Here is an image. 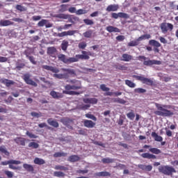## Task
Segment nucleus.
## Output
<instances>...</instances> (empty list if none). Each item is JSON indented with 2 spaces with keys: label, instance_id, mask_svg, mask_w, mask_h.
<instances>
[{
  "label": "nucleus",
  "instance_id": "f257e3e1",
  "mask_svg": "<svg viewBox=\"0 0 178 178\" xmlns=\"http://www.w3.org/2000/svg\"><path fill=\"white\" fill-rule=\"evenodd\" d=\"M81 54H76L74 57L70 58H67V56H66V55L65 54H60L58 55V58L63 63H65V65H70V63L79 62L80 59H85L88 60V59H90V56H91L90 51H82Z\"/></svg>",
  "mask_w": 178,
  "mask_h": 178
},
{
  "label": "nucleus",
  "instance_id": "f03ea898",
  "mask_svg": "<svg viewBox=\"0 0 178 178\" xmlns=\"http://www.w3.org/2000/svg\"><path fill=\"white\" fill-rule=\"evenodd\" d=\"M155 105L157 111H154V115H156V116H163L165 118L173 116V112H172L170 110H168L165 108H168L167 105L162 106V104H159L158 103H156Z\"/></svg>",
  "mask_w": 178,
  "mask_h": 178
},
{
  "label": "nucleus",
  "instance_id": "7ed1b4c3",
  "mask_svg": "<svg viewBox=\"0 0 178 178\" xmlns=\"http://www.w3.org/2000/svg\"><path fill=\"white\" fill-rule=\"evenodd\" d=\"M67 83L70 84H67L65 86V90H81V81L77 79H69L67 80Z\"/></svg>",
  "mask_w": 178,
  "mask_h": 178
},
{
  "label": "nucleus",
  "instance_id": "20e7f679",
  "mask_svg": "<svg viewBox=\"0 0 178 178\" xmlns=\"http://www.w3.org/2000/svg\"><path fill=\"white\" fill-rule=\"evenodd\" d=\"M61 70L65 73L64 74H54V77H56V79H69V74L72 76V77H74L76 76V71L72 69H67V68H62Z\"/></svg>",
  "mask_w": 178,
  "mask_h": 178
},
{
  "label": "nucleus",
  "instance_id": "39448f33",
  "mask_svg": "<svg viewBox=\"0 0 178 178\" xmlns=\"http://www.w3.org/2000/svg\"><path fill=\"white\" fill-rule=\"evenodd\" d=\"M159 172L165 176H172L173 173H176V169L170 165H161L159 167Z\"/></svg>",
  "mask_w": 178,
  "mask_h": 178
},
{
  "label": "nucleus",
  "instance_id": "423d86ee",
  "mask_svg": "<svg viewBox=\"0 0 178 178\" xmlns=\"http://www.w3.org/2000/svg\"><path fill=\"white\" fill-rule=\"evenodd\" d=\"M60 122L63 123L64 126H66L70 130H73V124H74V120L67 117H65L60 119Z\"/></svg>",
  "mask_w": 178,
  "mask_h": 178
},
{
  "label": "nucleus",
  "instance_id": "0eeeda50",
  "mask_svg": "<svg viewBox=\"0 0 178 178\" xmlns=\"http://www.w3.org/2000/svg\"><path fill=\"white\" fill-rule=\"evenodd\" d=\"M22 79L26 84H28L29 86H33V87H37L38 86L35 81L31 79V75L29 73L24 74L22 76Z\"/></svg>",
  "mask_w": 178,
  "mask_h": 178
},
{
  "label": "nucleus",
  "instance_id": "6e6552de",
  "mask_svg": "<svg viewBox=\"0 0 178 178\" xmlns=\"http://www.w3.org/2000/svg\"><path fill=\"white\" fill-rule=\"evenodd\" d=\"M161 30L163 34H166L168 31H173V24L170 23L163 22L161 24Z\"/></svg>",
  "mask_w": 178,
  "mask_h": 178
},
{
  "label": "nucleus",
  "instance_id": "1a4fd4ad",
  "mask_svg": "<svg viewBox=\"0 0 178 178\" xmlns=\"http://www.w3.org/2000/svg\"><path fill=\"white\" fill-rule=\"evenodd\" d=\"M134 77L136 79V80L142 81L143 84H147V86H152V84H154V81L148 78L137 75H134Z\"/></svg>",
  "mask_w": 178,
  "mask_h": 178
},
{
  "label": "nucleus",
  "instance_id": "9d476101",
  "mask_svg": "<svg viewBox=\"0 0 178 178\" xmlns=\"http://www.w3.org/2000/svg\"><path fill=\"white\" fill-rule=\"evenodd\" d=\"M111 17L112 19H119V17H120L121 19H129L130 15H129V14L126 13H112Z\"/></svg>",
  "mask_w": 178,
  "mask_h": 178
},
{
  "label": "nucleus",
  "instance_id": "9b49d317",
  "mask_svg": "<svg viewBox=\"0 0 178 178\" xmlns=\"http://www.w3.org/2000/svg\"><path fill=\"white\" fill-rule=\"evenodd\" d=\"M145 66H152V65H162V61L156 60H148L143 62Z\"/></svg>",
  "mask_w": 178,
  "mask_h": 178
},
{
  "label": "nucleus",
  "instance_id": "f8f14e48",
  "mask_svg": "<svg viewBox=\"0 0 178 178\" xmlns=\"http://www.w3.org/2000/svg\"><path fill=\"white\" fill-rule=\"evenodd\" d=\"M137 167L145 172H151L152 170V165H151L138 164Z\"/></svg>",
  "mask_w": 178,
  "mask_h": 178
},
{
  "label": "nucleus",
  "instance_id": "ddd939ff",
  "mask_svg": "<svg viewBox=\"0 0 178 178\" xmlns=\"http://www.w3.org/2000/svg\"><path fill=\"white\" fill-rule=\"evenodd\" d=\"M15 22H11L9 19H1L0 20V26L1 27H7L8 26H13Z\"/></svg>",
  "mask_w": 178,
  "mask_h": 178
},
{
  "label": "nucleus",
  "instance_id": "4468645a",
  "mask_svg": "<svg viewBox=\"0 0 178 178\" xmlns=\"http://www.w3.org/2000/svg\"><path fill=\"white\" fill-rule=\"evenodd\" d=\"M83 126L88 129H92L93 127H95V122L90 120H84Z\"/></svg>",
  "mask_w": 178,
  "mask_h": 178
},
{
  "label": "nucleus",
  "instance_id": "2eb2a0df",
  "mask_svg": "<svg viewBox=\"0 0 178 178\" xmlns=\"http://www.w3.org/2000/svg\"><path fill=\"white\" fill-rule=\"evenodd\" d=\"M50 95L54 99H59V98H63V93H60V92H56L55 90L51 91L50 92Z\"/></svg>",
  "mask_w": 178,
  "mask_h": 178
},
{
  "label": "nucleus",
  "instance_id": "dca6fc26",
  "mask_svg": "<svg viewBox=\"0 0 178 178\" xmlns=\"http://www.w3.org/2000/svg\"><path fill=\"white\" fill-rule=\"evenodd\" d=\"M76 31H63L62 33H58V37H66V35H74L76 34Z\"/></svg>",
  "mask_w": 178,
  "mask_h": 178
},
{
  "label": "nucleus",
  "instance_id": "f3484780",
  "mask_svg": "<svg viewBox=\"0 0 178 178\" xmlns=\"http://www.w3.org/2000/svg\"><path fill=\"white\" fill-rule=\"evenodd\" d=\"M42 69H45V70H49L52 72V73H59V69L55 67L49 66V65H42Z\"/></svg>",
  "mask_w": 178,
  "mask_h": 178
},
{
  "label": "nucleus",
  "instance_id": "a211bd4d",
  "mask_svg": "<svg viewBox=\"0 0 178 178\" xmlns=\"http://www.w3.org/2000/svg\"><path fill=\"white\" fill-rule=\"evenodd\" d=\"M119 9V6L118 4H111L107 6L106 10V12H116Z\"/></svg>",
  "mask_w": 178,
  "mask_h": 178
},
{
  "label": "nucleus",
  "instance_id": "6ab92c4d",
  "mask_svg": "<svg viewBox=\"0 0 178 178\" xmlns=\"http://www.w3.org/2000/svg\"><path fill=\"white\" fill-rule=\"evenodd\" d=\"M1 83L2 84H4L6 87H10V86H14L15 82L13 80H9L6 79H1Z\"/></svg>",
  "mask_w": 178,
  "mask_h": 178
},
{
  "label": "nucleus",
  "instance_id": "aec40b11",
  "mask_svg": "<svg viewBox=\"0 0 178 178\" xmlns=\"http://www.w3.org/2000/svg\"><path fill=\"white\" fill-rule=\"evenodd\" d=\"M83 102L85 104H92V105H95L98 103V99L97 98H85L83 99Z\"/></svg>",
  "mask_w": 178,
  "mask_h": 178
},
{
  "label": "nucleus",
  "instance_id": "412c9836",
  "mask_svg": "<svg viewBox=\"0 0 178 178\" xmlns=\"http://www.w3.org/2000/svg\"><path fill=\"white\" fill-rule=\"evenodd\" d=\"M10 163H15V165H20V163H22V162L20 161H16V160H9V161L1 162V165L2 166H6V165H9Z\"/></svg>",
  "mask_w": 178,
  "mask_h": 178
},
{
  "label": "nucleus",
  "instance_id": "4be33fe9",
  "mask_svg": "<svg viewBox=\"0 0 178 178\" xmlns=\"http://www.w3.org/2000/svg\"><path fill=\"white\" fill-rule=\"evenodd\" d=\"M106 31L108 33H120V29L118 27L108 26L106 28Z\"/></svg>",
  "mask_w": 178,
  "mask_h": 178
},
{
  "label": "nucleus",
  "instance_id": "5701e85b",
  "mask_svg": "<svg viewBox=\"0 0 178 178\" xmlns=\"http://www.w3.org/2000/svg\"><path fill=\"white\" fill-rule=\"evenodd\" d=\"M47 123L49 126H52V127H55L56 129L59 127V123L56 120H54L52 118H49L47 120Z\"/></svg>",
  "mask_w": 178,
  "mask_h": 178
},
{
  "label": "nucleus",
  "instance_id": "b1692460",
  "mask_svg": "<svg viewBox=\"0 0 178 178\" xmlns=\"http://www.w3.org/2000/svg\"><path fill=\"white\" fill-rule=\"evenodd\" d=\"M133 59V56L128 54H124L122 56L121 60L122 62H130Z\"/></svg>",
  "mask_w": 178,
  "mask_h": 178
},
{
  "label": "nucleus",
  "instance_id": "393cba45",
  "mask_svg": "<svg viewBox=\"0 0 178 178\" xmlns=\"http://www.w3.org/2000/svg\"><path fill=\"white\" fill-rule=\"evenodd\" d=\"M14 141L18 145H26V139L24 138H16L14 139Z\"/></svg>",
  "mask_w": 178,
  "mask_h": 178
},
{
  "label": "nucleus",
  "instance_id": "a878e982",
  "mask_svg": "<svg viewBox=\"0 0 178 178\" xmlns=\"http://www.w3.org/2000/svg\"><path fill=\"white\" fill-rule=\"evenodd\" d=\"M95 176H97V177H111V173L106 172V171H103V172H96L95 174Z\"/></svg>",
  "mask_w": 178,
  "mask_h": 178
},
{
  "label": "nucleus",
  "instance_id": "bb28decb",
  "mask_svg": "<svg viewBox=\"0 0 178 178\" xmlns=\"http://www.w3.org/2000/svg\"><path fill=\"white\" fill-rule=\"evenodd\" d=\"M23 168L25 170L34 173V167L31 164L24 163Z\"/></svg>",
  "mask_w": 178,
  "mask_h": 178
},
{
  "label": "nucleus",
  "instance_id": "cd10ccee",
  "mask_svg": "<svg viewBox=\"0 0 178 178\" xmlns=\"http://www.w3.org/2000/svg\"><path fill=\"white\" fill-rule=\"evenodd\" d=\"M56 48L54 47H50L47 48V55H49V56H54L55 54H56Z\"/></svg>",
  "mask_w": 178,
  "mask_h": 178
},
{
  "label": "nucleus",
  "instance_id": "c85d7f7f",
  "mask_svg": "<svg viewBox=\"0 0 178 178\" xmlns=\"http://www.w3.org/2000/svg\"><path fill=\"white\" fill-rule=\"evenodd\" d=\"M152 137H153V138H154L155 141H159V143L163 141V138H162V136L158 135V134H156V132H152Z\"/></svg>",
  "mask_w": 178,
  "mask_h": 178
},
{
  "label": "nucleus",
  "instance_id": "c756f323",
  "mask_svg": "<svg viewBox=\"0 0 178 178\" xmlns=\"http://www.w3.org/2000/svg\"><path fill=\"white\" fill-rule=\"evenodd\" d=\"M141 156L142 158H146L147 159H156V156L149 153H143L141 154Z\"/></svg>",
  "mask_w": 178,
  "mask_h": 178
},
{
  "label": "nucleus",
  "instance_id": "7c9ffc66",
  "mask_svg": "<svg viewBox=\"0 0 178 178\" xmlns=\"http://www.w3.org/2000/svg\"><path fill=\"white\" fill-rule=\"evenodd\" d=\"M78 161H80V157L77 155L70 156L67 159L68 162H78Z\"/></svg>",
  "mask_w": 178,
  "mask_h": 178
},
{
  "label": "nucleus",
  "instance_id": "2f4dec72",
  "mask_svg": "<svg viewBox=\"0 0 178 178\" xmlns=\"http://www.w3.org/2000/svg\"><path fill=\"white\" fill-rule=\"evenodd\" d=\"M149 45H152V47H156V48H159L161 47L162 44L159 43V42L155 40H151L149 41Z\"/></svg>",
  "mask_w": 178,
  "mask_h": 178
},
{
  "label": "nucleus",
  "instance_id": "473e14b6",
  "mask_svg": "<svg viewBox=\"0 0 178 178\" xmlns=\"http://www.w3.org/2000/svg\"><path fill=\"white\" fill-rule=\"evenodd\" d=\"M0 153L4 154V155H6V156H9L10 154L8 152V149H6V147L5 145L0 146Z\"/></svg>",
  "mask_w": 178,
  "mask_h": 178
},
{
  "label": "nucleus",
  "instance_id": "72a5a7b5",
  "mask_svg": "<svg viewBox=\"0 0 178 178\" xmlns=\"http://www.w3.org/2000/svg\"><path fill=\"white\" fill-rule=\"evenodd\" d=\"M69 7L68 4H61L60 6V8L58 10V12L60 13H63L64 12H66L68 10L67 8Z\"/></svg>",
  "mask_w": 178,
  "mask_h": 178
},
{
  "label": "nucleus",
  "instance_id": "f704fd0d",
  "mask_svg": "<svg viewBox=\"0 0 178 178\" xmlns=\"http://www.w3.org/2000/svg\"><path fill=\"white\" fill-rule=\"evenodd\" d=\"M33 162L35 165H44L45 160L40 159L38 157H35Z\"/></svg>",
  "mask_w": 178,
  "mask_h": 178
},
{
  "label": "nucleus",
  "instance_id": "c9c22d12",
  "mask_svg": "<svg viewBox=\"0 0 178 178\" xmlns=\"http://www.w3.org/2000/svg\"><path fill=\"white\" fill-rule=\"evenodd\" d=\"M63 94H66L67 95H79L80 93L76 91H70V90H65L63 91Z\"/></svg>",
  "mask_w": 178,
  "mask_h": 178
},
{
  "label": "nucleus",
  "instance_id": "e433bc0d",
  "mask_svg": "<svg viewBox=\"0 0 178 178\" xmlns=\"http://www.w3.org/2000/svg\"><path fill=\"white\" fill-rule=\"evenodd\" d=\"M67 47H69V42L67 40H63L61 44V49L63 51H67Z\"/></svg>",
  "mask_w": 178,
  "mask_h": 178
},
{
  "label": "nucleus",
  "instance_id": "4c0bfd02",
  "mask_svg": "<svg viewBox=\"0 0 178 178\" xmlns=\"http://www.w3.org/2000/svg\"><path fill=\"white\" fill-rule=\"evenodd\" d=\"M149 38H151V35L147 33L145 35H142L140 37H139L137 39V41H143V40H149Z\"/></svg>",
  "mask_w": 178,
  "mask_h": 178
},
{
  "label": "nucleus",
  "instance_id": "58836bf2",
  "mask_svg": "<svg viewBox=\"0 0 178 178\" xmlns=\"http://www.w3.org/2000/svg\"><path fill=\"white\" fill-rule=\"evenodd\" d=\"M56 17H57L58 19H63L64 20H67V19H69L70 17V15L69 14H58L57 15H56Z\"/></svg>",
  "mask_w": 178,
  "mask_h": 178
},
{
  "label": "nucleus",
  "instance_id": "ea45409f",
  "mask_svg": "<svg viewBox=\"0 0 178 178\" xmlns=\"http://www.w3.org/2000/svg\"><path fill=\"white\" fill-rule=\"evenodd\" d=\"M54 169L56 170H63L64 172H66V170H69V168L60 165H56L54 167Z\"/></svg>",
  "mask_w": 178,
  "mask_h": 178
},
{
  "label": "nucleus",
  "instance_id": "a19ab883",
  "mask_svg": "<svg viewBox=\"0 0 178 178\" xmlns=\"http://www.w3.org/2000/svg\"><path fill=\"white\" fill-rule=\"evenodd\" d=\"M61 156H67V153L63 152H58L54 154V158H61Z\"/></svg>",
  "mask_w": 178,
  "mask_h": 178
},
{
  "label": "nucleus",
  "instance_id": "79ce46f5",
  "mask_svg": "<svg viewBox=\"0 0 178 178\" xmlns=\"http://www.w3.org/2000/svg\"><path fill=\"white\" fill-rule=\"evenodd\" d=\"M85 38H91L92 37V30L90 29L83 33Z\"/></svg>",
  "mask_w": 178,
  "mask_h": 178
},
{
  "label": "nucleus",
  "instance_id": "37998d69",
  "mask_svg": "<svg viewBox=\"0 0 178 178\" xmlns=\"http://www.w3.org/2000/svg\"><path fill=\"white\" fill-rule=\"evenodd\" d=\"M149 151L152 152V154H155L156 155H159V154H161L162 152L161 149L156 147H152L149 149Z\"/></svg>",
  "mask_w": 178,
  "mask_h": 178
},
{
  "label": "nucleus",
  "instance_id": "c03bdc74",
  "mask_svg": "<svg viewBox=\"0 0 178 178\" xmlns=\"http://www.w3.org/2000/svg\"><path fill=\"white\" fill-rule=\"evenodd\" d=\"M125 84L130 88H134L136 87V83H133L129 79L125 80Z\"/></svg>",
  "mask_w": 178,
  "mask_h": 178
},
{
  "label": "nucleus",
  "instance_id": "a18cd8bd",
  "mask_svg": "<svg viewBox=\"0 0 178 178\" xmlns=\"http://www.w3.org/2000/svg\"><path fill=\"white\" fill-rule=\"evenodd\" d=\"M106 95L108 97H112V95H115V97H119L120 95H122V92H107L106 93Z\"/></svg>",
  "mask_w": 178,
  "mask_h": 178
},
{
  "label": "nucleus",
  "instance_id": "49530a36",
  "mask_svg": "<svg viewBox=\"0 0 178 178\" xmlns=\"http://www.w3.org/2000/svg\"><path fill=\"white\" fill-rule=\"evenodd\" d=\"M54 176L55 177H65V175L63 172L61 171H55L54 172Z\"/></svg>",
  "mask_w": 178,
  "mask_h": 178
},
{
  "label": "nucleus",
  "instance_id": "de8ad7c7",
  "mask_svg": "<svg viewBox=\"0 0 178 178\" xmlns=\"http://www.w3.org/2000/svg\"><path fill=\"white\" fill-rule=\"evenodd\" d=\"M103 163H113L114 160L111 158H104L102 159Z\"/></svg>",
  "mask_w": 178,
  "mask_h": 178
},
{
  "label": "nucleus",
  "instance_id": "09e8293b",
  "mask_svg": "<svg viewBox=\"0 0 178 178\" xmlns=\"http://www.w3.org/2000/svg\"><path fill=\"white\" fill-rule=\"evenodd\" d=\"M134 92H136L137 94H144V92H147V90L141 88H138L134 89Z\"/></svg>",
  "mask_w": 178,
  "mask_h": 178
},
{
  "label": "nucleus",
  "instance_id": "8fccbe9b",
  "mask_svg": "<svg viewBox=\"0 0 178 178\" xmlns=\"http://www.w3.org/2000/svg\"><path fill=\"white\" fill-rule=\"evenodd\" d=\"M86 118H87L88 119H91L92 120H93L94 122H97V117H95V115L90 114V113H87L85 115Z\"/></svg>",
  "mask_w": 178,
  "mask_h": 178
},
{
  "label": "nucleus",
  "instance_id": "3c124183",
  "mask_svg": "<svg viewBox=\"0 0 178 178\" xmlns=\"http://www.w3.org/2000/svg\"><path fill=\"white\" fill-rule=\"evenodd\" d=\"M127 117L128 118V119H130V120H134V118H136V114H134L133 113V111H131L127 114Z\"/></svg>",
  "mask_w": 178,
  "mask_h": 178
},
{
  "label": "nucleus",
  "instance_id": "603ef678",
  "mask_svg": "<svg viewBox=\"0 0 178 178\" xmlns=\"http://www.w3.org/2000/svg\"><path fill=\"white\" fill-rule=\"evenodd\" d=\"M78 47L79 49H86L87 47V43L86 42H81L79 43Z\"/></svg>",
  "mask_w": 178,
  "mask_h": 178
},
{
  "label": "nucleus",
  "instance_id": "864d4df0",
  "mask_svg": "<svg viewBox=\"0 0 178 178\" xmlns=\"http://www.w3.org/2000/svg\"><path fill=\"white\" fill-rule=\"evenodd\" d=\"M83 22L85 23V24H86V26H92V24H94V21L90 19H83Z\"/></svg>",
  "mask_w": 178,
  "mask_h": 178
},
{
  "label": "nucleus",
  "instance_id": "5fc2aeb1",
  "mask_svg": "<svg viewBox=\"0 0 178 178\" xmlns=\"http://www.w3.org/2000/svg\"><path fill=\"white\" fill-rule=\"evenodd\" d=\"M29 147L34 148L35 149H37V148H38V147H40V145H38V143H37L35 142H31L29 144Z\"/></svg>",
  "mask_w": 178,
  "mask_h": 178
},
{
  "label": "nucleus",
  "instance_id": "6e6d98bb",
  "mask_svg": "<svg viewBox=\"0 0 178 178\" xmlns=\"http://www.w3.org/2000/svg\"><path fill=\"white\" fill-rule=\"evenodd\" d=\"M47 22L48 21L47 19H42L38 23V27H44L45 24H47Z\"/></svg>",
  "mask_w": 178,
  "mask_h": 178
},
{
  "label": "nucleus",
  "instance_id": "4d7b16f0",
  "mask_svg": "<svg viewBox=\"0 0 178 178\" xmlns=\"http://www.w3.org/2000/svg\"><path fill=\"white\" fill-rule=\"evenodd\" d=\"M138 45V40H132L128 43V47H137Z\"/></svg>",
  "mask_w": 178,
  "mask_h": 178
},
{
  "label": "nucleus",
  "instance_id": "13d9d810",
  "mask_svg": "<svg viewBox=\"0 0 178 178\" xmlns=\"http://www.w3.org/2000/svg\"><path fill=\"white\" fill-rule=\"evenodd\" d=\"M29 59L31 63L33 65H37V61H35V58H34V56H26Z\"/></svg>",
  "mask_w": 178,
  "mask_h": 178
},
{
  "label": "nucleus",
  "instance_id": "bf43d9fd",
  "mask_svg": "<svg viewBox=\"0 0 178 178\" xmlns=\"http://www.w3.org/2000/svg\"><path fill=\"white\" fill-rule=\"evenodd\" d=\"M88 13V11L86 10L79 9L78 10H76V15H86V13Z\"/></svg>",
  "mask_w": 178,
  "mask_h": 178
},
{
  "label": "nucleus",
  "instance_id": "052dcab7",
  "mask_svg": "<svg viewBox=\"0 0 178 178\" xmlns=\"http://www.w3.org/2000/svg\"><path fill=\"white\" fill-rule=\"evenodd\" d=\"M165 134H166L167 137H172L173 136V132H172V131H170V129L165 127Z\"/></svg>",
  "mask_w": 178,
  "mask_h": 178
},
{
  "label": "nucleus",
  "instance_id": "680f3d73",
  "mask_svg": "<svg viewBox=\"0 0 178 178\" xmlns=\"http://www.w3.org/2000/svg\"><path fill=\"white\" fill-rule=\"evenodd\" d=\"M26 136H29V138H37V136L35 134H33V133L27 131L26 133Z\"/></svg>",
  "mask_w": 178,
  "mask_h": 178
},
{
  "label": "nucleus",
  "instance_id": "e2e57ef3",
  "mask_svg": "<svg viewBox=\"0 0 178 178\" xmlns=\"http://www.w3.org/2000/svg\"><path fill=\"white\" fill-rule=\"evenodd\" d=\"M16 9H17V10H19V12H26V8L24 6H22V5L17 4L16 6Z\"/></svg>",
  "mask_w": 178,
  "mask_h": 178
},
{
  "label": "nucleus",
  "instance_id": "0e129e2a",
  "mask_svg": "<svg viewBox=\"0 0 178 178\" xmlns=\"http://www.w3.org/2000/svg\"><path fill=\"white\" fill-rule=\"evenodd\" d=\"M115 102H118V104H121L122 105H124V104H126V101L123 99H120V98H117L115 99Z\"/></svg>",
  "mask_w": 178,
  "mask_h": 178
},
{
  "label": "nucleus",
  "instance_id": "69168bd1",
  "mask_svg": "<svg viewBox=\"0 0 178 178\" xmlns=\"http://www.w3.org/2000/svg\"><path fill=\"white\" fill-rule=\"evenodd\" d=\"M100 90H102V91H109L110 88L106 87V85L105 84H102L100 85Z\"/></svg>",
  "mask_w": 178,
  "mask_h": 178
},
{
  "label": "nucleus",
  "instance_id": "338daca9",
  "mask_svg": "<svg viewBox=\"0 0 178 178\" xmlns=\"http://www.w3.org/2000/svg\"><path fill=\"white\" fill-rule=\"evenodd\" d=\"M115 69H118V70H126V67L122 65H115Z\"/></svg>",
  "mask_w": 178,
  "mask_h": 178
},
{
  "label": "nucleus",
  "instance_id": "774afa93",
  "mask_svg": "<svg viewBox=\"0 0 178 178\" xmlns=\"http://www.w3.org/2000/svg\"><path fill=\"white\" fill-rule=\"evenodd\" d=\"M5 175H7V177L8 178H12L13 177V173L12 172V171H8V170H6L4 172Z\"/></svg>",
  "mask_w": 178,
  "mask_h": 178
}]
</instances>
